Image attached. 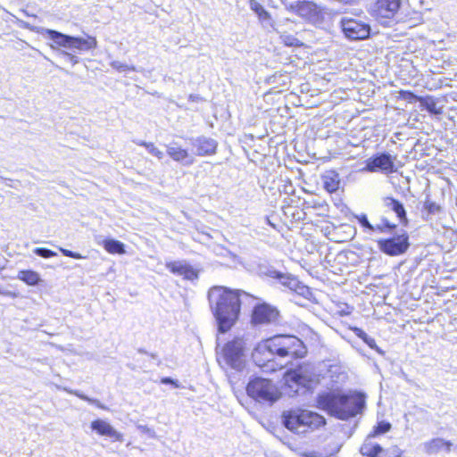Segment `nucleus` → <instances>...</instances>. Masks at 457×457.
Wrapping results in <instances>:
<instances>
[{
  "label": "nucleus",
  "instance_id": "32",
  "mask_svg": "<svg viewBox=\"0 0 457 457\" xmlns=\"http://www.w3.org/2000/svg\"><path fill=\"white\" fill-rule=\"evenodd\" d=\"M421 106H423L430 114H441L442 111L436 107V104L434 100H425L420 98Z\"/></svg>",
  "mask_w": 457,
  "mask_h": 457
},
{
  "label": "nucleus",
  "instance_id": "53",
  "mask_svg": "<svg viewBox=\"0 0 457 457\" xmlns=\"http://www.w3.org/2000/svg\"><path fill=\"white\" fill-rule=\"evenodd\" d=\"M150 356H151L153 359H157V354H155V353H150Z\"/></svg>",
  "mask_w": 457,
  "mask_h": 457
},
{
  "label": "nucleus",
  "instance_id": "52",
  "mask_svg": "<svg viewBox=\"0 0 457 457\" xmlns=\"http://www.w3.org/2000/svg\"><path fill=\"white\" fill-rule=\"evenodd\" d=\"M294 378L295 379L296 383H301L300 378H298V376L296 374L295 375Z\"/></svg>",
  "mask_w": 457,
  "mask_h": 457
},
{
  "label": "nucleus",
  "instance_id": "42",
  "mask_svg": "<svg viewBox=\"0 0 457 457\" xmlns=\"http://www.w3.org/2000/svg\"><path fill=\"white\" fill-rule=\"evenodd\" d=\"M59 250L64 256H68V257H71L73 259H82L83 258V256L79 253L72 252L71 250H68V249H65L62 247H59Z\"/></svg>",
  "mask_w": 457,
  "mask_h": 457
},
{
  "label": "nucleus",
  "instance_id": "38",
  "mask_svg": "<svg viewBox=\"0 0 457 457\" xmlns=\"http://www.w3.org/2000/svg\"><path fill=\"white\" fill-rule=\"evenodd\" d=\"M293 275L289 273H283L281 271L278 272L276 279L285 287L288 285V280L292 278Z\"/></svg>",
  "mask_w": 457,
  "mask_h": 457
},
{
  "label": "nucleus",
  "instance_id": "51",
  "mask_svg": "<svg viewBox=\"0 0 457 457\" xmlns=\"http://www.w3.org/2000/svg\"><path fill=\"white\" fill-rule=\"evenodd\" d=\"M137 352H138V353H144V354H146V353H147V352H146L145 349H143V348H139V349L137 350Z\"/></svg>",
  "mask_w": 457,
  "mask_h": 457
},
{
  "label": "nucleus",
  "instance_id": "48",
  "mask_svg": "<svg viewBox=\"0 0 457 457\" xmlns=\"http://www.w3.org/2000/svg\"><path fill=\"white\" fill-rule=\"evenodd\" d=\"M339 2H342L346 4H356L358 0H338Z\"/></svg>",
  "mask_w": 457,
  "mask_h": 457
},
{
  "label": "nucleus",
  "instance_id": "14",
  "mask_svg": "<svg viewBox=\"0 0 457 457\" xmlns=\"http://www.w3.org/2000/svg\"><path fill=\"white\" fill-rule=\"evenodd\" d=\"M401 0H377L374 13L378 20L392 19L399 11Z\"/></svg>",
  "mask_w": 457,
  "mask_h": 457
},
{
  "label": "nucleus",
  "instance_id": "36",
  "mask_svg": "<svg viewBox=\"0 0 457 457\" xmlns=\"http://www.w3.org/2000/svg\"><path fill=\"white\" fill-rule=\"evenodd\" d=\"M59 55L62 57L65 61L71 62L72 65H75L79 62V59L78 56L67 51L60 50Z\"/></svg>",
  "mask_w": 457,
  "mask_h": 457
},
{
  "label": "nucleus",
  "instance_id": "7",
  "mask_svg": "<svg viewBox=\"0 0 457 457\" xmlns=\"http://www.w3.org/2000/svg\"><path fill=\"white\" fill-rule=\"evenodd\" d=\"M245 342L243 338L236 337L228 341L222 349L225 363L231 369L241 371L245 365Z\"/></svg>",
  "mask_w": 457,
  "mask_h": 457
},
{
  "label": "nucleus",
  "instance_id": "22",
  "mask_svg": "<svg viewBox=\"0 0 457 457\" xmlns=\"http://www.w3.org/2000/svg\"><path fill=\"white\" fill-rule=\"evenodd\" d=\"M370 437H372L371 435H370L363 444L361 445L360 448V453L363 456L367 457H378L379 453L383 452V448L378 445L375 444L370 440Z\"/></svg>",
  "mask_w": 457,
  "mask_h": 457
},
{
  "label": "nucleus",
  "instance_id": "2",
  "mask_svg": "<svg viewBox=\"0 0 457 457\" xmlns=\"http://www.w3.org/2000/svg\"><path fill=\"white\" fill-rule=\"evenodd\" d=\"M317 403L319 408L329 415L346 420L361 412L365 406V395L357 392L350 395L328 392L319 395Z\"/></svg>",
  "mask_w": 457,
  "mask_h": 457
},
{
  "label": "nucleus",
  "instance_id": "9",
  "mask_svg": "<svg viewBox=\"0 0 457 457\" xmlns=\"http://www.w3.org/2000/svg\"><path fill=\"white\" fill-rule=\"evenodd\" d=\"M340 27L345 37L350 40H364L370 37L371 28L368 22L361 20L343 17Z\"/></svg>",
  "mask_w": 457,
  "mask_h": 457
},
{
  "label": "nucleus",
  "instance_id": "13",
  "mask_svg": "<svg viewBox=\"0 0 457 457\" xmlns=\"http://www.w3.org/2000/svg\"><path fill=\"white\" fill-rule=\"evenodd\" d=\"M190 144L198 156L212 155L216 153L218 142L205 136L190 138Z\"/></svg>",
  "mask_w": 457,
  "mask_h": 457
},
{
  "label": "nucleus",
  "instance_id": "25",
  "mask_svg": "<svg viewBox=\"0 0 457 457\" xmlns=\"http://www.w3.org/2000/svg\"><path fill=\"white\" fill-rule=\"evenodd\" d=\"M295 12L304 18H310L316 13V6L311 2L299 1Z\"/></svg>",
  "mask_w": 457,
  "mask_h": 457
},
{
  "label": "nucleus",
  "instance_id": "30",
  "mask_svg": "<svg viewBox=\"0 0 457 457\" xmlns=\"http://www.w3.org/2000/svg\"><path fill=\"white\" fill-rule=\"evenodd\" d=\"M291 291L295 292L300 295H304L308 291V287L303 285L295 277H292L290 280H288V285L287 287Z\"/></svg>",
  "mask_w": 457,
  "mask_h": 457
},
{
  "label": "nucleus",
  "instance_id": "11",
  "mask_svg": "<svg viewBox=\"0 0 457 457\" xmlns=\"http://www.w3.org/2000/svg\"><path fill=\"white\" fill-rule=\"evenodd\" d=\"M278 316L279 312L277 308L263 303L254 306L252 314V320L254 324H270L276 322Z\"/></svg>",
  "mask_w": 457,
  "mask_h": 457
},
{
  "label": "nucleus",
  "instance_id": "35",
  "mask_svg": "<svg viewBox=\"0 0 457 457\" xmlns=\"http://www.w3.org/2000/svg\"><path fill=\"white\" fill-rule=\"evenodd\" d=\"M390 428H391V424L389 422H386V421L378 422V425L375 427L374 432L371 436H374L377 435H381V434L386 433L390 430Z\"/></svg>",
  "mask_w": 457,
  "mask_h": 457
},
{
  "label": "nucleus",
  "instance_id": "1",
  "mask_svg": "<svg viewBox=\"0 0 457 457\" xmlns=\"http://www.w3.org/2000/svg\"><path fill=\"white\" fill-rule=\"evenodd\" d=\"M252 296L245 291L214 286L208 291V302L219 333L228 332L237 321L245 299Z\"/></svg>",
  "mask_w": 457,
  "mask_h": 457
},
{
  "label": "nucleus",
  "instance_id": "28",
  "mask_svg": "<svg viewBox=\"0 0 457 457\" xmlns=\"http://www.w3.org/2000/svg\"><path fill=\"white\" fill-rule=\"evenodd\" d=\"M257 272L261 276H266L276 279L279 271L277 270L273 266L263 262L258 264Z\"/></svg>",
  "mask_w": 457,
  "mask_h": 457
},
{
  "label": "nucleus",
  "instance_id": "49",
  "mask_svg": "<svg viewBox=\"0 0 457 457\" xmlns=\"http://www.w3.org/2000/svg\"><path fill=\"white\" fill-rule=\"evenodd\" d=\"M137 145L145 146L146 148V145H149V143L145 141H134Z\"/></svg>",
  "mask_w": 457,
  "mask_h": 457
},
{
  "label": "nucleus",
  "instance_id": "31",
  "mask_svg": "<svg viewBox=\"0 0 457 457\" xmlns=\"http://www.w3.org/2000/svg\"><path fill=\"white\" fill-rule=\"evenodd\" d=\"M424 209L427 211V218L428 219V216L437 214L441 212L442 208L439 204H437L435 202L430 201L429 199H427L424 203Z\"/></svg>",
  "mask_w": 457,
  "mask_h": 457
},
{
  "label": "nucleus",
  "instance_id": "18",
  "mask_svg": "<svg viewBox=\"0 0 457 457\" xmlns=\"http://www.w3.org/2000/svg\"><path fill=\"white\" fill-rule=\"evenodd\" d=\"M168 155L175 162L184 166H190L195 162V158L187 149L182 148L179 143L172 142L167 145Z\"/></svg>",
  "mask_w": 457,
  "mask_h": 457
},
{
  "label": "nucleus",
  "instance_id": "6",
  "mask_svg": "<svg viewBox=\"0 0 457 457\" xmlns=\"http://www.w3.org/2000/svg\"><path fill=\"white\" fill-rule=\"evenodd\" d=\"M393 235L386 238H381L377 241L378 249L388 256H399L404 254L411 244L408 233L400 229L392 233Z\"/></svg>",
  "mask_w": 457,
  "mask_h": 457
},
{
  "label": "nucleus",
  "instance_id": "4",
  "mask_svg": "<svg viewBox=\"0 0 457 457\" xmlns=\"http://www.w3.org/2000/svg\"><path fill=\"white\" fill-rule=\"evenodd\" d=\"M283 425L292 432L305 433L308 428H318L326 424L324 417L307 410H289L282 413Z\"/></svg>",
  "mask_w": 457,
  "mask_h": 457
},
{
  "label": "nucleus",
  "instance_id": "21",
  "mask_svg": "<svg viewBox=\"0 0 457 457\" xmlns=\"http://www.w3.org/2000/svg\"><path fill=\"white\" fill-rule=\"evenodd\" d=\"M324 188L329 192L334 193L339 188L340 178L339 174L335 170H328L322 176Z\"/></svg>",
  "mask_w": 457,
  "mask_h": 457
},
{
  "label": "nucleus",
  "instance_id": "46",
  "mask_svg": "<svg viewBox=\"0 0 457 457\" xmlns=\"http://www.w3.org/2000/svg\"><path fill=\"white\" fill-rule=\"evenodd\" d=\"M0 295H5V296H9V297H12V298H16V297L19 296V294L16 293V292H12V291H9V290H4L2 288H1Z\"/></svg>",
  "mask_w": 457,
  "mask_h": 457
},
{
  "label": "nucleus",
  "instance_id": "16",
  "mask_svg": "<svg viewBox=\"0 0 457 457\" xmlns=\"http://www.w3.org/2000/svg\"><path fill=\"white\" fill-rule=\"evenodd\" d=\"M385 212H393L403 226L409 224L407 212L403 204L392 196H385L381 199Z\"/></svg>",
  "mask_w": 457,
  "mask_h": 457
},
{
  "label": "nucleus",
  "instance_id": "29",
  "mask_svg": "<svg viewBox=\"0 0 457 457\" xmlns=\"http://www.w3.org/2000/svg\"><path fill=\"white\" fill-rule=\"evenodd\" d=\"M250 8L258 15L260 20L267 21L270 19V13L256 0H250Z\"/></svg>",
  "mask_w": 457,
  "mask_h": 457
},
{
  "label": "nucleus",
  "instance_id": "54",
  "mask_svg": "<svg viewBox=\"0 0 457 457\" xmlns=\"http://www.w3.org/2000/svg\"><path fill=\"white\" fill-rule=\"evenodd\" d=\"M266 220H267V222H268L270 225L273 226V225L271 224L270 220H269V218H266Z\"/></svg>",
  "mask_w": 457,
  "mask_h": 457
},
{
  "label": "nucleus",
  "instance_id": "34",
  "mask_svg": "<svg viewBox=\"0 0 457 457\" xmlns=\"http://www.w3.org/2000/svg\"><path fill=\"white\" fill-rule=\"evenodd\" d=\"M70 393L71 394H74L75 395H77L79 398H80L81 400H84L87 403H89L90 404H95L96 405L97 407L101 408V409H106L105 406H104L100 402L99 400L97 399H94V398H90L88 396H87L86 395L82 394V393H79V391H70Z\"/></svg>",
  "mask_w": 457,
  "mask_h": 457
},
{
  "label": "nucleus",
  "instance_id": "44",
  "mask_svg": "<svg viewBox=\"0 0 457 457\" xmlns=\"http://www.w3.org/2000/svg\"><path fill=\"white\" fill-rule=\"evenodd\" d=\"M161 383H162V384H165V385L170 384V385L174 386L175 387H179V383H178V381H177V380H175V379H173V378H170V377H164V378H162L161 379Z\"/></svg>",
  "mask_w": 457,
  "mask_h": 457
},
{
  "label": "nucleus",
  "instance_id": "50",
  "mask_svg": "<svg viewBox=\"0 0 457 457\" xmlns=\"http://www.w3.org/2000/svg\"><path fill=\"white\" fill-rule=\"evenodd\" d=\"M189 99H190L191 101H195L196 99H198V96H195V95H190V96H189Z\"/></svg>",
  "mask_w": 457,
  "mask_h": 457
},
{
  "label": "nucleus",
  "instance_id": "12",
  "mask_svg": "<svg viewBox=\"0 0 457 457\" xmlns=\"http://www.w3.org/2000/svg\"><path fill=\"white\" fill-rule=\"evenodd\" d=\"M264 341L260 342L252 353L254 363L266 370H275L274 357Z\"/></svg>",
  "mask_w": 457,
  "mask_h": 457
},
{
  "label": "nucleus",
  "instance_id": "33",
  "mask_svg": "<svg viewBox=\"0 0 457 457\" xmlns=\"http://www.w3.org/2000/svg\"><path fill=\"white\" fill-rule=\"evenodd\" d=\"M33 253L37 256L45 259L52 258L57 255L56 252L46 247H37L33 250Z\"/></svg>",
  "mask_w": 457,
  "mask_h": 457
},
{
  "label": "nucleus",
  "instance_id": "24",
  "mask_svg": "<svg viewBox=\"0 0 457 457\" xmlns=\"http://www.w3.org/2000/svg\"><path fill=\"white\" fill-rule=\"evenodd\" d=\"M372 232H379L383 234H392L397 229V224L389 221L386 217H381L378 223L373 224Z\"/></svg>",
  "mask_w": 457,
  "mask_h": 457
},
{
  "label": "nucleus",
  "instance_id": "27",
  "mask_svg": "<svg viewBox=\"0 0 457 457\" xmlns=\"http://www.w3.org/2000/svg\"><path fill=\"white\" fill-rule=\"evenodd\" d=\"M266 344V347L269 348V350L271 352L273 357L275 358L276 356L278 357H280V358H284V353L282 352V349L280 348V342L279 340L278 339V337L277 336H274L272 337H270L266 340H263Z\"/></svg>",
  "mask_w": 457,
  "mask_h": 457
},
{
  "label": "nucleus",
  "instance_id": "43",
  "mask_svg": "<svg viewBox=\"0 0 457 457\" xmlns=\"http://www.w3.org/2000/svg\"><path fill=\"white\" fill-rule=\"evenodd\" d=\"M401 96L404 100H407L409 103H412L420 99L414 93L411 91H401Z\"/></svg>",
  "mask_w": 457,
  "mask_h": 457
},
{
  "label": "nucleus",
  "instance_id": "3",
  "mask_svg": "<svg viewBox=\"0 0 457 457\" xmlns=\"http://www.w3.org/2000/svg\"><path fill=\"white\" fill-rule=\"evenodd\" d=\"M21 27L31 31L47 36L58 46L79 52H87L97 46L96 37L87 36V38L63 34L60 31L43 27H34L26 21H21Z\"/></svg>",
  "mask_w": 457,
  "mask_h": 457
},
{
  "label": "nucleus",
  "instance_id": "23",
  "mask_svg": "<svg viewBox=\"0 0 457 457\" xmlns=\"http://www.w3.org/2000/svg\"><path fill=\"white\" fill-rule=\"evenodd\" d=\"M350 329L359 337L361 338L369 347L375 350L380 355H385V352L377 345L374 338L370 337L365 331L361 328L353 326L350 327Z\"/></svg>",
  "mask_w": 457,
  "mask_h": 457
},
{
  "label": "nucleus",
  "instance_id": "19",
  "mask_svg": "<svg viewBox=\"0 0 457 457\" xmlns=\"http://www.w3.org/2000/svg\"><path fill=\"white\" fill-rule=\"evenodd\" d=\"M423 451L428 454H436L441 450L445 449L446 453L451 452V448L453 446V444L451 441H446L443 438L436 437L433 438L428 442H425L423 445Z\"/></svg>",
  "mask_w": 457,
  "mask_h": 457
},
{
  "label": "nucleus",
  "instance_id": "8",
  "mask_svg": "<svg viewBox=\"0 0 457 457\" xmlns=\"http://www.w3.org/2000/svg\"><path fill=\"white\" fill-rule=\"evenodd\" d=\"M395 160L396 155H392L388 152L378 153L366 160V165L361 170L391 174L397 171L395 165Z\"/></svg>",
  "mask_w": 457,
  "mask_h": 457
},
{
  "label": "nucleus",
  "instance_id": "55",
  "mask_svg": "<svg viewBox=\"0 0 457 457\" xmlns=\"http://www.w3.org/2000/svg\"><path fill=\"white\" fill-rule=\"evenodd\" d=\"M456 447H457V445H456Z\"/></svg>",
  "mask_w": 457,
  "mask_h": 457
},
{
  "label": "nucleus",
  "instance_id": "47",
  "mask_svg": "<svg viewBox=\"0 0 457 457\" xmlns=\"http://www.w3.org/2000/svg\"><path fill=\"white\" fill-rule=\"evenodd\" d=\"M0 295H5V296H9V297H12V298H16V297L19 296V294L16 293V292H12V291H9V290H4L2 288H1Z\"/></svg>",
  "mask_w": 457,
  "mask_h": 457
},
{
  "label": "nucleus",
  "instance_id": "26",
  "mask_svg": "<svg viewBox=\"0 0 457 457\" xmlns=\"http://www.w3.org/2000/svg\"><path fill=\"white\" fill-rule=\"evenodd\" d=\"M104 247L110 253L122 254L125 253L124 244L116 239H105L104 241Z\"/></svg>",
  "mask_w": 457,
  "mask_h": 457
},
{
  "label": "nucleus",
  "instance_id": "20",
  "mask_svg": "<svg viewBox=\"0 0 457 457\" xmlns=\"http://www.w3.org/2000/svg\"><path fill=\"white\" fill-rule=\"evenodd\" d=\"M17 278L30 287L45 286V280L41 278L39 273L32 270H20L17 274Z\"/></svg>",
  "mask_w": 457,
  "mask_h": 457
},
{
  "label": "nucleus",
  "instance_id": "17",
  "mask_svg": "<svg viewBox=\"0 0 457 457\" xmlns=\"http://www.w3.org/2000/svg\"><path fill=\"white\" fill-rule=\"evenodd\" d=\"M90 428L100 436H108L112 439V441L123 442V435L104 420L97 419L93 420Z\"/></svg>",
  "mask_w": 457,
  "mask_h": 457
},
{
  "label": "nucleus",
  "instance_id": "15",
  "mask_svg": "<svg viewBox=\"0 0 457 457\" xmlns=\"http://www.w3.org/2000/svg\"><path fill=\"white\" fill-rule=\"evenodd\" d=\"M165 267L171 273L182 276L185 279L193 281L198 278V271L186 261L168 262H166Z\"/></svg>",
  "mask_w": 457,
  "mask_h": 457
},
{
  "label": "nucleus",
  "instance_id": "37",
  "mask_svg": "<svg viewBox=\"0 0 457 457\" xmlns=\"http://www.w3.org/2000/svg\"><path fill=\"white\" fill-rule=\"evenodd\" d=\"M357 219H358L360 225L362 228L369 230L370 232H372V229L374 228L373 224L370 222L366 214H361V215L358 216Z\"/></svg>",
  "mask_w": 457,
  "mask_h": 457
},
{
  "label": "nucleus",
  "instance_id": "40",
  "mask_svg": "<svg viewBox=\"0 0 457 457\" xmlns=\"http://www.w3.org/2000/svg\"><path fill=\"white\" fill-rule=\"evenodd\" d=\"M147 151L154 156H156L158 159H162L163 153L160 151L153 143H149V145H146Z\"/></svg>",
  "mask_w": 457,
  "mask_h": 457
},
{
  "label": "nucleus",
  "instance_id": "39",
  "mask_svg": "<svg viewBox=\"0 0 457 457\" xmlns=\"http://www.w3.org/2000/svg\"><path fill=\"white\" fill-rule=\"evenodd\" d=\"M286 9L295 12L300 0H279Z\"/></svg>",
  "mask_w": 457,
  "mask_h": 457
},
{
  "label": "nucleus",
  "instance_id": "5",
  "mask_svg": "<svg viewBox=\"0 0 457 457\" xmlns=\"http://www.w3.org/2000/svg\"><path fill=\"white\" fill-rule=\"evenodd\" d=\"M248 396L261 403L272 404L280 398V392L276 385L268 378L255 377L246 386Z\"/></svg>",
  "mask_w": 457,
  "mask_h": 457
},
{
  "label": "nucleus",
  "instance_id": "45",
  "mask_svg": "<svg viewBox=\"0 0 457 457\" xmlns=\"http://www.w3.org/2000/svg\"><path fill=\"white\" fill-rule=\"evenodd\" d=\"M284 42L287 46H296L298 40L292 36H286L284 38Z\"/></svg>",
  "mask_w": 457,
  "mask_h": 457
},
{
  "label": "nucleus",
  "instance_id": "10",
  "mask_svg": "<svg viewBox=\"0 0 457 457\" xmlns=\"http://www.w3.org/2000/svg\"><path fill=\"white\" fill-rule=\"evenodd\" d=\"M277 337L285 357L302 358L304 356L306 350L303 343L298 337L290 335H277Z\"/></svg>",
  "mask_w": 457,
  "mask_h": 457
},
{
  "label": "nucleus",
  "instance_id": "41",
  "mask_svg": "<svg viewBox=\"0 0 457 457\" xmlns=\"http://www.w3.org/2000/svg\"><path fill=\"white\" fill-rule=\"evenodd\" d=\"M112 66L119 71H136V68L134 66H129V65H127L125 63H121L120 62H113L112 63Z\"/></svg>",
  "mask_w": 457,
  "mask_h": 457
}]
</instances>
